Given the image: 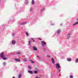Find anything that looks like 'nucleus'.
I'll return each mask as SVG.
<instances>
[{
	"instance_id": "1",
	"label": "nucleus",
	"mask_w": 78,
	"mask_h": 78,
	"mask_svg": "<svg viewBox=\"0 0 78 78\" xmlns=\"http://www.w3.org/2000/svg\"><path fill=\"white\" fill-rule=\"evenodd\" d=\"M55 67L57 69H59L61 66H60V65L58 63H56L55 64Z\"/></svg>"
},
{
	"instance_id": "2",
	"label": "nucleus",
	"mask_w": 78,
	"mask_h": 78,
	"mask_svg": "<svg viewBox=\"0 0 78 78\" xmlns=\"http://www.w3.org/2000/svg\"><path fill=\"white\" fill-rule=\"evenodd\" d=\"M41 45L42 46H43V47H44L45 45H46V43L44 41H41Z\"/></svg>"
},
{
	"instance_id": "3",
	"label": "nucleus",
	"mask_w": 78,
	"mask_h": 78,
	"mask_svg": "<svg viewBox=\"0 0 78 78\" xmlns=\"http://www.w3.org/2000/svg\"><path fill=\"white\" fill-rule=\"evenodd\" d=\"M0 56L2 58L3 57H5V55H4V53H3V52H2L1 53Z\"/></svg>"
},
{
	"instance_id": "4",
	"label": "nucleus",
	"mask_w": 78,
	"mask_h": 78,
	"mask_svg": "<svg viewBox=\"0 0 78 78\" xmlns=\"http://www.w3.org/2000/svg\"><path fill=\"white\" fill-rule=\"evenodd\" d=\"M33 49L34 50H35V51H36V50H37V48L36 47V46H34L33 47Z\"/></svg>"
},
{
	"instance_id": "5",
	"label": "nucleus",
	"mask_w": 78,
	"mask_h": 78,
	"mask_svg": "<svg viewBox=\"0 0 78 78\" xmlns=\"http://www.w3.org/2000/svg\"><path fill=\"white\" fill-rule=\"evenodd\" d=\"M28 72L29 73H30V74H33V71H31L30 70H29L28 71Z\"/></svg>"
},
{
	"instance_id": "6",
	"label": "nucleus",
	"mask_w": 78,
	"mask_h": 78,
	"mask_svg": "<svg viewBox=\"0 0 78 78\" xmlns=\"http://www.w3.org/2000/svg\"><path fill=\"white\" fill-rule=\"evenodd\" d=\"M15 61L17 62H20V60L19 59H15Z\"/></svg>"
},
{
	"instance_id": "7",
	"label": "nucleus",
	"mask_w": 78,
	"mask_h": 78,
	"mask_svg": "<svg viewBox=\"0 0 78 78\" xmlns=\"http://www.w3.org/2000/svg\"><path fill=\"white\" fill-rule=\"evenodd\" d=\"M51 61L53 64L55 63V60H54V58H52Z\"/></svg>"
},
{
	"instance_id": "8",
	"label": "nucleus",
	"mask_w": 78,
	"mask_h": 78,
	"mask_svg": "<svg viewBox=\"0 0 78 78\" xmlns=\"http://www.w3.org/2000/svg\"><path fill=\"white\" fill-rule=\"evenodd\" d=\"M70 34H67V38L68 39H69L70 38Z\"/></svg>"
},
{
	"instance_id": "9",
	"label": "nucleus",
	"mask_w": 78,
	"mask_h": 78,
	"mask_svg": "<svg viewBox=\"0 0 78 78\" xmlns=\"http://www.w3.org/2000/svg\"><path fill=\"white\" fill-rule=\"evenodd\" d=\"M2 58V59L3 60H6V59H8V58H5V57H3Z\"/></svg>"
},
{
	"instance_id": "10",
	"label": "nucleus",
	"mask_w": 78,
	"mask_h": 78,
	"mask_svg": "<svg viewBox=\"0 0 78 78\" xmlns=\"http://www.w3.org/2000/svg\"><path fill=\"white\" fill-rule=\"evenodd\" d=\"M27 24V23L25 22L23 23H21L20 24V25H26Z\"/></svg>"
},
{
	"instance_id": "11",
	"label": "nucleus",
	"mask_w": 78,
	"mask_h": 78,
	"mask_svg": "<svg viewBox=\"0 0 78 78\" xmlns=\"http://www.w3.org/2000/svg\"><path fill=\"white\" fill-rule=\"evenodd\" d=\"M34 1V0H32V5H34L35 3Z\"/></svg>"
},
{
	"instance_id": "12",
	"label": "nucleus",
	"mask_w": 78,
	"mask_h": 78,
	"mask_svg": "<svg viewBox=\"0 0 78 78\" xmlns=\"http://www.w3.org/2000/svg\"><path fill=\"white\" fill-rule=\"evenodd\" d=\"M67 61H72V59L71 58H68L67 59Z\"/></svg>"
},
{
	"instance_id": "13",
	"label": "nucleus",
	"mask_w": 78,
	"mask_h": 78,
	"mask_svg": "<svg viewBox=\"0 0 78 78\" xmlns=\"http://www.w3.org/2000/svg\"><path fill=\"white\" fill-rule=\"evenodd\" d=\"M23 60L25 62L26 61H27V60L25 58H24Z\"/></svg>"
},
{
	"instance_id": "14",
	"label": "nucleus",
	"mask_w": 78,
	"mask_h": 78,
	"mask_svg": "<svg viewBox=\"0 0 78 78\" xmlns=\"http://www.w3.org/2000/svg\"><path fill=\"white\" fill-rule=\"evenodd\" d=\"M21 76H22V74H19L18 76V78H21Z\"/></svg>"
},
{
	"instance_id": "15",
	"label": "nucleus",
	"mask_w": 78,
	"mask_h": 78,
	"mask_svg": "<svg viewBox=\"0 0 78 78\" xmlns=\"http://www.w3.org/2000/svg\"><path fill=\"white\" fill-rule=\"evenodd\" d=\"M34 73H35V74H37V71H34Z\"/></svg>"
},
{
	"instance_id": "16",
	"label": "nucleus",
	"mask_w": 78,
	"mask_h": 78,
	"mask_svg": "<svg viewBox=\"0 0 78 78\" xmlns=\"http://www.w3.org/2000/svg\"><path fill=\"white\" fill-rule=\"evenodd\" d=\"M78 22H77L75 24H74L73 25V26H74V25H77V24H78Z\"/></svg>"
},
{
	"instance_id": "17",
	"label": "nucleus",
	"mask_w": 78,
	"mask_h": 78,
	"mask_svg": "<svg viewBox=\"0 0 78 78\" xmlns=\"http://www.w3.org/2000/svg\"><path fill=\"white\" fill-rule=\"evenodd\" d=\"M60 31H61V30H57V33L58 34H59L60 33Z\"/></svg>"
},
{
	"instance_id": "18",
	"label": "nucleus",
	"mask_w": 78,
	"mask_h": 78,
	"mask_svg": "<svg viewBox=\"0 0 78 78\" xmlns=\"http://www.w3.org/2000/svg\"><path fill=\"white\" fill-rule=\"evenodd\" d=\"M78 62V58H77L75 61L76 63H77Z\"/></svg>"
},
{
	"instance_id": "19",
	"label": "nucleus",
	"mask_w": 78,
	"mask_h": 78,
	"mask_svg": "<svg viewBox=\"0 0 78 78\" xmlns=\"http://www.w3.org/2000/svg\"><path fill=\"white\" fill-rule=\"evenodd\" d=\"M16 44V42L14 41H12V44Z\"/></svg>"
},
{
	"instance_id": "20",
	"label": "nucleus",
	"mask_w": 78,
	"mask_h": 78,
	"mask_svg": "<svg viewBox=\"0 0 78 78\" xmlns=\"http://www.w3.org/2000/svg\"><path fill=\"white\" fill-rule=\"evenodd\" d=\"M6 62H4L3 63V66H5V65H6Z\"/></svg>"
},
{
	"instance_id": "21",
	"label": "nucleus",
	"mask_w": 78,
	"mask_h": 78,
	"mask_svg": "<svg viewBox=\"0 0 78 78\" xmlns=\"http://www.w3.org/2000/svg\"><path fill=\"white\" fill-rule=\"evenodd\" d=\"M30 61L31 63H33V60H31V59H30Z\"/></svg>"
},
{
	"instance_id": "22",
	"label": "nucleus",
	"mask_w": 78,
	"mask_h": 78,
	"mask_svg": "<svg viewBox=\"0 0 78 78\" xmlns=\"http://www.w3.org/2000/svg\"><path fill=\"white\" fill-rule=\"evenodd\" d=\"M29 45H31V41H30L29 42Z\"/></svg>"
},
{
	"instance_id": "23",
	"label": "nucleus",
	"mask_w": 78,
	"mask_h": 78,
	"mask_svg": "<svg viewBox=\"0 0 78 78\" xmlns=\"http://www.w3.org/2000/svg\"><path fill=\"white\" fill-rule=\"evenodd\" d=\"M69 77L70 78H73V76L72 75H70L69 76Z\"/></svg>"
},
{
	"instance_id": "24",
	"label": "nucleus",
	"mask_w": 78,
	"mask_h": 78,
	"mask_svg": "<svg viewBox=\"0 0 78 78\" xmlns=\"http://www.w3.org/2000/svg\"><path fill=\"white\" fill-rule=\"evenodd\" d=\"M26 35H27V36H29L27 32H26Z\"/></svg>"
},
{
	"instance_id": "25",
	"label": "nucleus",
	"mask_w": 78,
	"mask_h": 78,
	"mask_svg": "<svg viewBox=\"0 0 78 78\" xmlns=\"http://www.w3.org/2000/svg\"><path fill=\"white\" fill-rule=\"evenodd\" d=\"M12 36H15V34H14V33L12 34Z\"/></svg>"
},
{
	"instance_id": "26",
	"label": "nucleus",
	"mask_w": 78,
	"mask_h": 78,
	"mask_svg": "<svg viewBox=\"0 0 78 78\" xmlns=\"http://www.w3.org/2000/svg\"><path fill=\"white\" fill-rule=\"evenodd\" d=\"M45 9L44 8H43V9H42V10H45Z\"/></svg>"
},
{
	"instance_id": "27",
	"label": "nucleus",
	"mask_w": 78,
	"mask_h": 78,
	"mask_svg": "<svg viewBox=\"0 0 78 78\" xmlns=\"http://www.w3.org/2000/svg\"><path fill=\"white\" fill-rule=\"evenodd\" d=\"M17 54H21V52H18L17 53Z\"/></svg>"
},
{
	"instance_id": "28",
	"label": "nucleus",
	"mask_w": 78,
	"mask_h": 78,
	"mask_svg": "<svg viewBox=\"0 0 78 78\" xmlns=\"http://www.w3.org/2000/svg\"><path fill=\"white\" fill-rule=\"evenodd\" d=\"M28 68H29V69H31V67H30V66H29V67H28Z\"/></svg>"
},
{
	"instance_id": "29",
	"label": "nucleus",
	"mask_w": 78,
	"mask_h": 78,
	"mask_svg": "<svg viewBox=\"0 0 78 78\" xmlns=\"http://www.w3.org/2000/svg\"><path fill=\"white\" fill-rule=\"evenodd\" d=\"M30 10H33V8H31Z\"/></svg>"
},
{
	"instance_id": "30",
	"label": "nucleus",
	"mask_w": 78,
	"mask_h": 78,
	"mask_svg": "<svg viewBox=\"0 0 78 78\" xmlns=\"http://www.w3.org/2000/svg\"><path fill=\"white\" fill-rule=\"evenodd\" d=\"M39 40H40V41H41V40H42V39H41V38H39Z\"/></svg>"
},
{
	"instance_id": "31",
	"label": "nucleus",
	"mask_w": 78,
	"mask_h": 78,
	"mask_svg": "<svg viewBox=\"0 0 78 78\" xmlns=\"http://www.w3.org/2000/svg\"><path fill=\"white\" fill-rule=\"evenodd\" d=\"M26 3H28V2H26Z\"/></svg>"
},
{
	"instance_id": "32",
	"label": "nucleus",
	"mask_w": 78,
	"mask_h": 78,
	"mask_svg": "<svg viewBox=\"0 0 78 78\" xmlns=\"http://www.w3.org/2000/svg\"><path fill=\"white\" fill-rule=\"evenodd\" d=\"M37 57L38 58H39V56H37Z\"/></svg>"
},
{
	"instance_id": "33",
	"label": "nucleus",
	"mask_w": 78,
	"mask_h": 78,
	"mask_svg": "<svg viewBox=\"0 0 78 78\" xmlns=\"http://www.w3.org/2000/svg\"><path fill=\"white\" fill-rule=\"evenodd\" d=\"M33 42H35V41L34 40H33Z\"/></svg>"
},
{
	"instance_id": "34",
	"label": "nucleus",
	"mask_w": 78,
	"mask_h": 78,
	"mask_svg": "<svg viewBox=\"0 0 78 78\" xmlns=\"http://www.w3.org/2000/svg\"><path fill=\"white\" fill-rule=\"evenodd\" d=\"M12 78H15V77L13 76V77H12Z\"/></svg>"
},
{
	"instance_id": "35",
	"label": "nucleus",
	"mask_w": 78,
	"mask_h": 78,
	"mask_svg": "<svg viewBox=\"0 0 78 78\" xmlns=\"http://www.w3.org/2000/svg\"><path fill=\"white\" fill-rule=\"evenodd\" d=\"M31 39H32V40H33L34 39L33 38H31Z\"/></svg>"
},
{
	"instance_id": "36",
	"label": "nucleus",
	"mask_w": 78,
	"mask_h": 78,
	"mask_svg": "<svg viewBox=\"0 0 78 78\" xmlns=\"http://www.w3.org/2000/svg\"><path fill=\"white\" fill-rule=\"evenodd\" d=\"M40 11H41V12H42L43 11V10H41Z\"/></svg>"
},
{
	"instance_id": "37",
	"label": "nucleus",
	"mask_w": 78,
	"mask_h": 78,
	"mask_svg": "<svg viewBox=\"0 0 78 78\" xmlns=\"http://www.w3.org/2000/svg\"><path fill=\"white\" fill-rule=\"evenodd\" d=\"M77 20H78V18H77Z\"/></svg>"
},
{
	"instance_id": "38",
	"label": "nucleus",
	"mask_w": 78,
	"mask_h": 78,
	"mask_svg": "<svg viewBox=\"0 0 78 78\" xmlns=\"http://www.w3.org/2000/svg\"><path fill=\"white\" fill-rule=\"evenodd\" d=\"M59 72H60V70H59Z\"/></svg>"
}]
</instances>
